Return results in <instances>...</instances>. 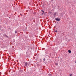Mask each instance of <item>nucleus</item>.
Listing matches in <instances>:
<instances>
[{
  "mask_svg": "<svg viewBox=\"0 0 76 76\" xmlns=\"http://www.w3.org/2000/svg\"><path fill=\"white\" fill-rule=\"evenodd\" d=\"M55 20H56V21H60V18H55Z\"/></svg>",
  "mask_w": 76,
  "mask_h": 76,
  "instance_id": "nucleus-1",
  "label": "nucleus"
},
{
  "mask_svg": "<svg viewBox=\"0 0 76 76\" xmlns=\"http://www.w3.org/2000/svg\"><path fill=\"white\" fill-rule=\"evenodd\" d=\"M25 66H28V63L27 62L25 63Z\"/></svg>",
  "mask_w": 76,
  "mask_h": 76,
  "instance_id": "nucleus-2",
  "label": "nucleus"
},
{
  "mask_svg": "<svg viewBox=\"0 0 76 76\" xmlns=\"http://www.w3.org/2000/svg\"><path fill=\"white\" fill-rule=\"evenodd\" d=\"M59 42H60V43L62 42V40L59 39V40H58V41H59Z\"/></svg>",
  "mask_w": 76,
  "mask_h": 76,
  "instance_id": "nucleus-3",
  "label": "nucleus"
},
{
  "mask_svg": "<svg viewBox=\"0 0 76 76\" xmlns=\"http://www.w3.org/2000/svg\"><path fill=\"white\" fill-rule=\"evenodd\" d=\"M41 11H42V12H43L42 14L43 15L44 14V10H42Z\"/></svg>",
  "mask_w": 76,
  "mask_h": 76,
  "instance_id": "nucleus-4",
  "label": "nucleus"
},
{
  "mask_svg": "<svg viewBox=\"0 0 76 76\" xmlns=\"http://www.w3.org/2000/svg\"><path fill=\"white\" fill-rule=\"evenodd\" d=\"M68 51L69 53H71V50H68Z\"/></svg>",
  "mask_w": 76,
  "mask_h": 76,
  "instance_id": "nucleus-5",
  "label": "nucleus"
},
{
  "mask_svg": "<svg viewBox=\"0 0 76 76\" xmlns=\"http://www.w3.org/2000/svg\"><path fill=\"white\" fill-rule=\"evenodd\" d=\"M55 64L56 65V66H58V64L57 63H55Z\"/></svg>",
  "mask_w": 76,
  "mask_h": 76,
  "instance_id": "nucleus-6",
  "label": "nucleus"
},
{
  "mask_svg": "<svg viewBox=\"0 0 76 76\" xmlns=\"http://www.w3.org/2000/svg\"><path fill=\"white\" fill-rule=\"evenodd\" d=\"M54 16H56V13H55L53 14Z\"/></svg>",
  "mask_w": 76,
  "mask_h": 76,
  "instance_id": "nucleus-7",
  "label": "nucleus"
},
{
  "mask_svg": "<svg viewBox=\"0 0 76 76\" xmlns=\"http://www.w3.org/2000/svg\"><path fill=\"white\" fill-rule=\"evenodd\" d=\"M54 32H57V30L55 31H54Z\"/></svg>",
  "mask_w": 76,
  "mask_h": 76,
  "instance_id": "nucleus-8",
  "label": "nucleus"
},
{
  "mask_svg": "<svg viewBox=\"0 0 76 76\" xmlns=\"http://www.w3.org/2000/svg\"><path fill=\"white\" fill-rule=\"evenodd\" d=\"M70 76H73V75H72V74H71L70 75Z\"/></svg>",
  "mask_w": 76,
  "mask_h": 76,
  "instance_id": "nucleus-9",
  "label": "nucleus"
},
{
  "mask_svg": "<svg viewBox=\"0 0 76 76\" xmlns=\"http://www.w3.org/2000/svg\"><path fill=\"white\" fill-rule=\"evenodd\" d=\"M49 76H52V74H49Z\"/></svg>",
  "mask_w": 76,
  "mask_h": 76,
  "instance_id": "nucleus-10",
  "label": "nucleus"
},
{
  "mask_svg": "<svg viewBox=\"0 0 76 76\" xmlns=\"http://www.w3.org/2000/svg\"><path fill=\"white\" fill-rule=\"evenodd\" d=\"M4 36H6L7 37H8L7 36V35H4Z\"/></svg>",
  "mask_w": 76,
  "mask_h": 76,
  "instance_id": "nucleus-11",
  "label": "nucleus"
},
{
  "mask_svg": "<svg viewBox=\"0 0 76 76\" xmlns=\"http://www.w3.org/2000/svg\"><path fill=\"white\" fill-rule=\"evenodd\" d=\"M15 34H17V31H15Z\"/></svg>",
  "mask_w": 76,
  "mask_h": 76,
  "instance_id": "nucleus-12",
  "label": "nucleus"
},
{
  "mask_svg": "<svg viewBox=\"0 0 76 76\" xmlns=\"http://www.w3.org/2000/svg\"><path fill=\"white\" fill-rule=\"evenodd\" d=\"M43 60L44 61H45V58L43 59Z\"/></svg>",
  "mask_w": 76,
  "mask_h": 76,
  "instance_id": "nucleus-13",
  "label": "nucleus"
},
{
  "mask_svg": "<svg viewBox=\"0 0 76 76\" xmlns=\"http://www.w3.org/2000/svg\"><path fill=\"white\" fill-rule=\"evenodd\" d=\"M0 27H1V26L0 25Z\"/></svg>",
  "mask_w": 76,
  "mask_h": 76,
  "instance_id": "nucleus-14",
  "label": "nucleus"
},
{
  "mask_svg": "<svg viewBox=\"0 0 76 76\" xmlns=\"http://www.w3.org/2000/svg\"><path fill=\"white\" fill-rule=\"evenodd\" d=\"M9 18H10V17H9Z\"/></svg>",
  "mask_w": 76,
  "mask_h": 76,
  "instance_id": "nucleus-15",
  "label": "nucleus"
},
{
  "mask_svg": "<svg viewBox=\"0 0 76 76\" xmlns=\"http://www.w3.org/2000/svg\"><path fill=\"white\" fill-rule=\"evenodd\" d=\"M75 63H76V62H75Z\"/></svg>",
  "mask_w": 76,
  "mask_h": 76,
  "instance_id": "nucleus-16",
  "label": "nucleus"
}]
</instances>
